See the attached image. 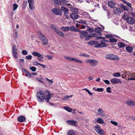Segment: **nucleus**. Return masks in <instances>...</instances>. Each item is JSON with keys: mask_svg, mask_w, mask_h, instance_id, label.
<instances>
[{"mask_svg": "<svg viewBox=\"0 0 135 135\" xmlns=\"http://www.w3.org/2000/svg\"><path fill=\"white\" fill-rule=\"evenodd\" d=\"M95 128V131L101 135H103L104 132L103 130L100 128V127L99 125L95 126L94 127Z\"/></svg>", "mask_w": 135, "mask_h": 135, "instance_id": "obj_5", "label": "nucleus"}, {"mask_svg": "<svg viewBox=\"0 0 135 135\" xmlns=\"http://www.w3.org/2000/svg\"><path fill=\"white\" fill-rule=\"evenodd\" d=\"M45 80L48 81L49 83L50 84H51L53 82V81L52 80L49 79L47 78H45Z\"/></svg>", "mask_w": 135, "mask_h": 135, "instance_id": "obj_40", "label": "nucleus"}, {"mask_svg": "<svg viewBox=\"0 0 135 135\" xmlns=\"http://www.w3.org/2000/svg\"><path fill=\"white\" fill-rule=\"evenodd\" d=\"M26 73V76L28 78H30L31 76V74L26 70H25Z\"/></svg>", "mask_w": 135, "mask_h": 135, "instance_id": "obj_43", "label": "nucleus"}, {"mask_svg": "<svg viewBox=\"0 0 135 135\" xmlns=\"http://www.w3.org/2000/svg\"><path fill=\"white\" fill-rule=\"evenodd\" d=\"M53 29L55 32L58 29L56 28V26L53 25H51L50 26Z\"/></svg>", "mask_w": 135, "mask_h": 135, "instance_id": "obj_37", "label": "nucleus"}, {"mask_svg": "<svg viewBox=\"0 0 135 135\" xmlns=\"http://www.w3.org/2000/svg\"><path fill=\"white\" fill-rule=\"evenodd\" d=\"M118 46L119 48H122L125 47L126 45L122 42H119L118 44Z\"/></svg>", "mask_w": 135, "mask_h": 135, "instance_id": "obj_29", "label": "nucleus"}, {"mask_svg": "<svg viewBox=\"0 0 135 135\" xmlns=\"http://www.w3.org/2000/svg\"><path fill=\"white\" fill-rule=\"evenodd\" d=\"M102 33L101 32H96L94 34H92V35L93 37H97L96 39L97 40H101L102 39H103L102 41L108 42L107 40H104V38L100 37V36L101 35Z\"/></svg>", "mask_w": 135, "mask_h": 135, "instance_id": "obj_4", "label": "nucleus"}, {"mask_svg": "<svg viewBox=\"0 0 135 135\" xmlns=\"http://www.w3.org/2000/svg\"><path fill=\"white\" fill-rule=\"evenodd\" d=\"M12 52L14 57L16 58H18V56L17 55V51H15Z\"/></svg>", "mask_w": 135, "mask_h": 135, "instance_id": "obj_38", "label": "nucleus"}, {"mask_svg": "<svg viewBox=\"0 0 135 135\" xmlns=\"http://www.w3.org/2000/svg\"><path fill=\"white\" fill-rule=\"evenodd\" d=\"M22 54L24 55H26L27 54V52L26 50H24L22 51Z\"/></svg>", "mask_w": 135, "mask_h": 135, "instance_id": "obj_62", "label": "nucleus"}, {"mask_svg": "<svg viewBox=\"0 0 135 135\" xmlns=\"http://www.w3.org/2000/svg\"><path fill=\"white\" fill-rule=\"evenodd\" d=\"M109 41L111 42H116L117 41V40L114 38H111L109 39Z\"/></svg>", "mask_w": 135, "mask_h": 135, "instance_id": "obj_46", "label": "nucleus"}, {"mask_svg": "<svg viewBox=\"0 0 135 135\" xmlns=\"http://www.w3.org/2000/svg\"><path fill=\"white\" fill-rule=\"evenodd\" d=\"M103 81L106 84H108L110 83V81L108 80L103 79Z\"/></svg>", "mask_w": 135, "mask_h": 135, "instance_id": "obj_54", "label": "nucleus"}, {"mask_svg": "<svg viewBox=\"0 0 135 135\" xmlns=\"http://www.w3.org/2000/svg\"><path fill=\"white\" fill-rule=\"evenodd\" d=\"M67 123L69 124L76 126L77 122L73 120H71L67 121Z\"/></svg>", "mask_w": 135, "mask_h": 135, "instance_id": "obj_16", "label": "nucleus"}, {"mask_svg": "<svg viewBox=\"0 0 135 135\" xmlns=\"http://www.w3.org/2000/svg\"><path fill=\"white\" fill-rule=\"evenodd\" d=\"M96 91H98V92H102L104 90V89L103 88H98L97 89Z\"/></svg>", "mask_w": 135, "mask_h": 135, "instance_id": "obj_52", "label": "nucleus"}, {"mask_svg": "<svg viewBox=\"0 0 135 135\" xmlns=\"http://www.w3.org/2000/svg\"><path fill=\"white\" fill-rule=\"evenodd\" d=\"M111 88L110 87H108L106 89V90L107 92L109 93H111L112 92V90H110Z\"/></svg>", "mask_w": 135, "mask_h": 135, "instance_id": "obj_55", "label": "nucleus"}, {"mask_svg": "<svg viewBox=\"0 0 135 135\" xmlns=\"http://www.w3.org/2000/svg\"><path fill=\"white\" fill-rule=\"evenodd\" d=\"M127 21L128 23L131 25L134 24L135 22L134 19L132 17H129Z\"/></svg>", "mask_w": 135, "mask_h": 135, "instance_id": "obj_11", "label": "nucleus"}, {"mask_svg": "<svg viewBox=\"0 0 135 135\" xmlns=\"http://www.w3.org/2000/svg\"><path fill=\"white\" fill-rule=\"evenodd\" d=\"M61 11H62L64 12V13H68L69 12V10L64 7H62L61 8Z\"/></svg>", "mask_w": 135, "mask_h": 135, "instance_id": "obj_22", "label": "nucleus"}, {"mask_svg": "<svg viewBox=\"0 0 135 135\" xmlns=\"http://www.w3.org/2000/svg\"><path fill=\"white\" fill-rule=\"evenodd\" d=\"M54 1L56 6H59L60 4V0H54Z\"/></svg>", "mask_w": 135, "mask_h": 135, "instance_id": "obj_33", "label": "nucleus"}, {"mask_svg": "<svg viewBox=\"0 0 135 135\" xmlns=\"http://www.w3.org/2000/svg\"><path fill=\"white\" fill-rule=\"evenodd\" d=\"M29 5L33 4L34 1L33 0H28Z\"/></svg>", "mask_w": 135, "mask_h": 135, "instance_id": "obj_49", "label": "nucleus"}, {"mask_svg": "<svg viewBox=\"0 0 135 135\" xmlns=\"http://www.w3.org/2000/svg\"><path fill=\"white\" fill-rule=\"evenodd\" d=\"M110 81L113 84H120L122 83V81L120 79L116 78L111 79L110 80Z\"/></svg>", "mask_w": 135, "mask_h": 135, "instance_id": "obj_8", "label": "nucleus"}, {"mask_svg": "<svg viewBox=\"0 0 135 135\" xmlns=\"http://www.w3.org/2000/svg\"><path fill=\"white\" fill-rule=\"evenodd\" d=\"M26 58L28 60H30L31 59L32 56L31 55H28L26 57Z\"/></svg>", "mask_w": 135, "mask_h": 135, "instance_id": "obj_59", "label": "nucleus"}, {"mask_svg": "<svg viewBox=\"0 0 135 135\" xmlns=\"http://www.w3.org/2000/svg\"><path fill=\"white\" fill-rule=\"evenodd\" d=\"M46 56L48 60H51L53 58V56L52 55H46Z\"/></svg>", "mask_w": 135, "mask_h": 135, "instance_id": "obj_39", "label": "nucleus"}, {"mask_svg": "<svg viewBox=\"0 0 135 135\" xmlns=\"http://www.w3.org/2000/svg\"><path fill=\"white\" fill-rule=\"evenodd\" d=\"M98 112L99 113V114H100L101 116L103 117L105 115L104 112L101 108H99L98 109Z\"/></svg>", "mask_w": 135, "mask_h": 135, "instance_id": "obj_20", "label": "nucleus"}, {"mask_svg": "<svg viewBox=\"0 0 135 135\" xmlns=\"http://www.w3.org/2000/svg\"><path fill=\"white\" fill-rule=\"evenodd\" d=\"M80 37L81 38H84L87 35L88 32L84 31H79Z\"/></svg>", "mask_w": 135, "mask_h": 135, "instance_id": "obj_9", "label": "nucleus"}, {"mask_svg": "<svg viewBox=\"0 0 135 135\" xmlns=\"http://www.w3.org/2000/svg\"><path fill=\"white\" fill-rule=\"evenodd\" d=\"M104 27H103V28L102 29H101V28L100 27H98L95 28V31L96 32H101V31L102 30H104Z\"/></svg>", "mask_w": 135, "mask_h": 135, "instance_id": "obj_27", "label": "nucleus"}, {"mask_svg": "<svg viewBox=\"0 0 135 135\" xmlns=\"http://www.w3.org/2000/svg\"><path fill=\"white\" fill-rule=\"evenodd\" d=\"M85 62L93 67L97 66L98 64V61L95 59H86L85 60Z\"/></svg>", "mask_w": 135, "mask_h": 135, "instance_id": "obj_2", "label": "nucleus"}, {"mask_svg": "<svg viewBox=\"0 0 135 135\" xmlns=\"http://www.w3.org/2000/svg\"><path fill=\"white\" fill-rule=\"evenodd\" d=\"M51 11L52 13L55 15H61L62 14L61 11L57 8H55L53 9Z\"/></svg>", "mask_w": 135, "mask_h": 135, "instance_id": "obj_6", "label": "nucleus"}, {"mask_svg": "<svg viewBox=\"0 0 135 135\" xmlns=\"http://www.w3.org/2000/svg\"><path fill=\"white\" fill-rule=\"evenodd\" d=\"M42 41V44L45 46L47 44L48 41L46 38H44V39Z\"/></svg>", "mask_w": 135, "mask_h": 135, "instance_id": "obj_36", "label": "nucleus"}, {"mask_svg": "<svg viewBox=\"0 0 135 135\" xmlns=\"http://www.w3.org/2000/svg\"><path fill=\"white\" fill-rule=\"evenodd\" d=\"M121 7L123 10L125 11H127V9L126 8V7L124 5L122 4L121 5Z\"/></svg>", "mask_w": 135, "mask_h": 135, "instance_id": "obj_51", "label": "nucleus"}, {"mask_svg": "<svg viewBox=\"0 0 135 135\" xmlns=\"http://www.w3.org/2000/svg\"><path fill=\"white\" fill-rule=\"evenodd\" d=\"M106 59L110 60H118L119 59V57L112 54H107L105 55Z\"/></svg>", "mask_w": 135, "mask_h": 135, "instance_id": "obj_3", "label": "nucleus"}, {"mask_svg": "<svg viewBox=\"0 0 135 135\" xmlns=\"http://www.w3.org/2000/svg\"><path fill=\"white\" fill-rule=\"evenodd\" d=\"M25 120V118L23 116H20L18 118V121L20 122H22Z\"/></svg>", "mask_w": 135, "mask_h": 135, "instance_id": "obj_24", "label": "nucleus"}, {"mask_svg": "<svg viewBox=\"0 0 135 135\" xmlns=\"http://www.w3.org/2000/svg\"><path fill=\"white\" fill-rule=\"evenodd\" d=\"M64 108L65 110L69 112H71L72 110V109L69 107H64Z\"/></svg>", "mask_w": 135, "mask_h": 135, "instance_id": "obj_34", "label": "nucleus"}, {"mask_svg": "<svg viewBox=\"0 0 135 135\" xmlns=\"http://www.w3.org/2000/svg\"><path fill=\"white\" fill-rule=\"evenodd\" d=\"M36 97L37 101L40 103H42L45 99V95L44 92L42 91H38L36 93Z\"/></svg>", "mask_w": 135, "mask_h": 135, "instance_id": "obj_1", "label": "nucleus"}, {"mask_svg": "<svg viewBox=\"0 0 135 135\" xmlns=\"http://www.w3.org/2000/svg\"><path fill=\"white\" fill-rule=\"evenodd\" d=\"M105 37L108 38H110L112 37V35H105Z\"/></svg>", "mask_w": 135, "mask_h": 135, "instance_id": "obj_64", "label": "nucleus"}, {"mask_svg": "<svg viewBox=\"0 0 135 135\" xmlns=\"http://www.w3.org/2000/svg\"><path fill=\"white\" fill-rule=\"evenodd\" d=\"M107 46V45L105 43L103 42H102L100 43L95 45V47L97 48L103 47H106Z\"/></svg>", "mask_w": 135, "mask_h": 135, "instance_id": "obj_14", "label": "nucleus"}, {"mask_svg": "<svg viewBox=\"0 0 135 135\" xmlns=\"http://www.w3.org/2000/svg\"><path fill=\"white\" fill-rule=\"evenodd\" d=\"M113 9L114 13L116 14L120 13L122 12L121 9L119 8L115 7Z\"/></svg>", "mask_w": 135, "mask_h": 135, "instance_id": "obj_15", "label": "nucleus"}, {"mask_svg": "<svg viewBox=\"0 0 135 135\" xmlns=\"http://www.w3.org/2000/svg\"><path fill=\"white\" fill-rule=\"evenodd\" d=\"M110 122L111 123H112L113 125H115V126H116L118 125V123L116 122L113 121H110Z\"/></svg>", "mask_w": 135, "mask_h": 135, "instance_id": "obj_53", "label": "nucleus"}, {"mask_svg": "<svg viewBox=\"0 0 135 135\" xmlns=\"http://www.w3.org/2000/svg\"><path fill=\"white\" fill-rule=\"evenodd\" d=\"M97 122L99 124H102L104 123V120L101 118H99L97 120Z\"/></svg>", "mask_w": 135, "mask_h": 135, "instance_id": "obj_28", "label": "nucleus"}, {"mask_svg": "<svg viewBox=\"0 0 135 135\" xmlns=\"http://www.w3.org/2000/svg\"><path fill=\"white\" fill-rule=\"evenodd\" d=\"M120 73H115L112 74V75L113 76L116 77H119L120 76Z\"/></svg>", "mask_w": 135, "mask_h": 135, "instance_id": "obj_30", "label": "nucleus"}, {"mask_svg": "<svg viewBox=\"0 0 135 135\" xmlns=\"http://www.w3.org/2000/svg\"><path fill=\"white\" fill-rule=\"evenodd\" d=\"M27 2L26 1H23V5L25 7H26L27 6Z\"/></svg>", "mask_w": 135, "mask_h": 135, "instance_id": "obj_61", "label": "nucleus"}, {"mask_svg": "<svg viewBox=\"0 0 135 135\" xmlns=\"http://www.w3.org/2000/svg\"><path fill=\"white\" fill-rule=\"evenodd\" d=\"M125 4H126V5H127L129 7L131 8V9L132 10H133L132 8V7H131V3H130L129 2H127Z\"/></svg>", "mask_w": 135, "mask_h": 135, "instance_id": "obj_56", "label": "nucleus"}, {"mask_svg": "<svg viewBox=\"0 0 135 135\" xmlns=\"http://www.w3.org/2000/svg\"><path fill=\"white\" fill-rule=\"evenodd\" d=\"M98 43V41H97L92 40L88 42V44L91 45H95Z\"/></svg>", "mask_w": 135, "mask_h": 135, "instance_id": "obj_21", "label": "nucleus"}, {"mask_svg": "<svg viewBox=\"0 0 135 135\" xmlns=\"http://www.w3.org/2000/svg\"><path fill=\"white\" fill-rule=\"evenodd\" d=\"M82 90L86 91L88 92V94L90 95H93V93L87 89H83Z\"/></svg>", "mask_w": 135, "mask_h": 135, "instance_id": "obj_41", "label": "nucleus"}, {"mask_svg": "<svg viewBox=\"0 0 135 135\" xmlns=\"http://www.w3.org/2000/svg\"><path fill=\"white\" fill-rule=\"evenodd\" d=\"M73 96L72 95H70L69 96H66L65 97H64L62 99L63 100H66L68 99V98H71V97Z\"/></svg>", "mask_w": 135, "mask_h": 135, "instance_id": "obj_45", "label": "nucleus"}, {"mask_svg": "<svg viewBox=\"0 0 135 135\" xmlns=\"http://www.w3.org/2000/svg\"><path fill=\"white\" fill-rule=\"evenodd\" d=\"M129 17H128V15H124L123 16V19L127 21V19H128V18Z\"/></svg>", "mask_w": 135, "mask_h": 135, "instance_id": "obj_58", "label": "nucleus"}, {"mask_svg": "<svg viewBox=\"0 0 135 135\" xmlns=\"http://www.w3.org/2000/svg\"><path fill=\"white\" fill-rule=\"evenodd\" d=\"M122 73V74L121 75L122 78L123 79H126L127 76H128V75H129V71H126L125 70H124Z\"/></svg>", "mask_w": 135, "mask_h": 135, "instance_id": "obj_12", "label": "nucleus"}, {"mask_svg": "<svg viewBox=\"0 0 135 135\" xmlns=\"http://www.w3.org/2000/svg\"><path fill=\"white\" fill-rule=\"evenodd\" d=\"M30 69L32 71L35 72L36 71V68L35 67L32 66L30 67Z\"/></svg>", "mask_w": 135, "mask_h": 135, "instance_id": "obj_48", "label": "nucleus"}, {"mask_svg": "<svg viewBox=\"0 0 135 135\" xmlns=\"http://www.w3.org/2000/svg\"><path fill=\"white\" fill-rule=\"evenodd\" d=\"M45 93L46 95L45 96V100L48 102L51 98L50 91L48 90H45Z\"/></svg>", "mask_w": 135, "mask_h": 135, "instance_id": "obj_7", "label": "nucleus"}, {"mask_svg": "<svg viewBox=\"0 0 135 135\" xmlns=\"http://www.w3.org/2000/svg\"><path fill=\"white\" fill-rule=\"evenodd\" d=\"M40 38L42 41L44 39V38H46L43 35H42L40 37Z\"/></svg>", "mask_w": 135, "mask_h": 135, "instance_id": "obj_63", "label": "nucleus"}, {"mask_svg": "<svg viewBox=\"0 0 135 135\" xmlns=\"http://www.w3.org/2000/svg\"><path fill=\"white\" fill-rule=\"evenodd\" d=\"M56 32L57 33L58 35H60L61 36H64V34L62 32H61L58 30V29L56 31Z\"/></svg>", "mask_w": 135, "mask_h": 135, "instance_id": "obj_25", "label": "nucleus"}, {"mask_svg": "<svg viewBox=\"0 0 135 135\" xmlns=\"http://www.w3.org/2000/svg\"><path fill=\"white\" fill-rule=\"evenodd\" d=\"M133 49L132 48L129 46H127L126 47V50L129 53L131 52L132 51Z\"/></svg>", "mask_w": 135, "mask_h": 135, "instance_id": "obj_23", "label": "nucleus"}, {"mask_svg": "<svg viewBox=\"0 0 135 135\" xmlns=\"http://www.w3.org/2000/svg\"><path fill=\"white\" fill-rule=\"evenodd\" d=\"M33 5V4L29 5V7L30 9L32 10L34 9V7Z\"/></svg>", "mask_w": 135, "mask_h": 135, "instance_id": "obj_60", "label": "nucleus"}, {"mask_svg": "<svg viewBox=\"0 0 135 135\" xmlns=\"http://www.w3.org/2000/svg\"><path fill=\"white\" fill-rule=\"evenodd\" d=\"M128 77H134L135 76V73H129V74Z\"/></svg>", "mask_w": 135, "mask_h": 135, "instance_id": "obj_50", "label": "nucleus"}, {"mask_svg": "<svg viewBox=\"0 0 135 135\" xmlns=\"http://www.w3.org/2000/svg\"><path fill=\"white\" fill-rule=\"evenodd\" d=\"M15 51H17V50L16 48V46L15 45H13L12 47V52Z\"/></svg>", "mask_w": 135, "mask_h": 135, "instance_id": "obj_44", "label": "nucleus"}, {"mask_svg": "<svg viewBox=\"0 0 135 135\" xmlns=\"http://www.w3.org/2000/svg\"><path fill=\"white\" fill-rule=\"evenodd\" d=\"M70 30L71 31H73L74 32H79L80 31V30L76 28L75 27L73 26H72L70 27L69 28Z\"/></svg>", "mask_w": 135, "mask_h": 135, "instance_id": "obj_19", "label": "nucleus"}, {"mask_svg": "<svg viewBox=\"0 0 135 135\" xmlns=\"http://www.w3.org/2000/svg\"><path fill=\"white\" fill-rule=\"evenodd\" d=\"M69 30V27H64V31H68Z\"/></svg>", "mask_w": 135, "mask_h": 135, "instance_id": "obj_57", "label": "nucleus"}, {"mask_svg": "<svg viewBox=\"0 0 135 135\" xmlns=\"http://www.w3.org/2000/svg\"><path fill=\"white\" fill-rule=\"evenodd\" d=\"M60 4L65 6L67 3V1L65 0H60Z\"/></svg>", "mask_w": 135, "mask_h": 135, "instance_id": "obj_31", "label": "nucleus"}, {"mask_svg": "<svg viewBox=\"0 0 135 135\" xmlns=\"http://www.w3.org/2000/svg\"><path fill=\"white\" fill-rule=\"evenodd\" d=\"M12 10L14 11L16 10L18 7V5L16 3H14L12 5Z\"/></svg>", "mask_w": 135, "mask_h": 135, "instance_id": "obj_26", "label": "nucleus"}, {"mask_svg": "<svg viewBox=\"0 0 135 135\" xmlns=\"http://www.w3.org/2000/svg\"><path fill=\"white\" fill-rule=\"evenodd\" d=\"M126 103L129 105L132 106H135V102L133 101L130 100H128L126 102Z\"/></svg>", "mask_w": 135, "mask_h": 135, "instance_id": "obj_18", "label": "nucleus"}, {"mask_svg": "<svg viewBox=\"0 0 135 135\" xmlns=\"http://www.w3.org/2000/svg\"><path fill=\"white\" fill-rule=\"evenodd\" d=\"M92 37H93L92 34H89L87 36L85 37V40L86 41H88Z\"/></svg>", "mask_w": 135, "mask_h": 135, "instance_id": "obj_32", "label": "nucleus"}, {"mask_svg": "<svg viewBox=\"0 0 135 135\" xmlns=\"http://www.w3.org/2000/svg\"><path fill=\"white\" fill-rule=\"evenodd\" d=\"M68 135H75L74 131L71 130L69 131L68 132Z\"/></svg>", "mask_w": 135, "mask_h": 135, "instance_id": "obj_42", "label": "nucleus"}, {"mask_svg": "<svg viewBox=\"0 0 135 135\" xmlns=\"http://www.w3.org/2000/svg\"><path fill=\"white\" fill-rule=\"evenodd\" d=\"M70 16L71 17L73 20L78 19L79 17V16L75 13L71 14Z\"/></svg>", "mask_w": 135, "mask_h": 135, "instance_id": "obj_17", "label": "nucleus"}, {"mask_svg": "<svg viewBox=\"0 0 135 135\" xmlns=\"http://www.w3.org/2000/svg\"><path fill=\"white\" fill-rule=\"evenodd\" d=\"M32 54L33 56L39 57L41 59H43L44 58L42 55L37 52L34 51L32 53Z\"/></svg>", "mask_w": 135, "mask_h": 135, "instance_id": "obj_13", "label": "nucleus"}, {"mask_svg": "<svg viewBox=\"0 0 135 135\" xmlns=\"http://www.w3.org/2000/svg\"><path fill=\"white\" fill-rule=\"evenodd\" d=\"M79 56H84L85 57H86L88 58L90 56L89 55L86 54L85 53L80 54H79Z\"/></svg>", "mask_w": 135, "mask_h": 135, "instance_id": "obj_35", "label": "nucleus"}, {"mask_svg": "<svg viewBox=\"0 0 135 135\" xmlns=\"http://www.w3.org/2000/svg\"><path fill=\"white\" fill-rule=\"evenodd\" d=\"M108 4L109 7L111 8H113L116 6V3L112 1H108Z\"/></svg>", "mask_w": 135, "mask_h": 135, "instance_id": "obj_10", "label": "nucleus"}, {"mask_svg": "<svg viewBox=\"0 0 135 135\" xmlns=\"http://www.w3.org/2000/svg\"><path fill=\"white\" fill-rule=\"evenodd\" d=\"M78 22L79 23H82L83 24L86 25V21L84 20H81L80 21H79Z\"/></svg>", "mask_w": 135, "mask_h": 135, "instance_id": "obj_47", "label": "nucleus"}]
</instances>
